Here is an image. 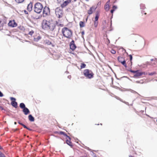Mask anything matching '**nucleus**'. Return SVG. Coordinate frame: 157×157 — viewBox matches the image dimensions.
I'll return each instance as SVG.
<instances>
[{
  "label": "nucleus",
  "instance_id": "nucleus-1",
  "mask_svg": "<svg viewBox=\"0 0 157 157\" xmlns=\"http://www.w3.org/2000/svg\"><path fill=\"white\" fill-rule=\"evenodd\" d=\"M62 33L64 37L68 39H71L72 37V31L67 27H64L62 29Z\"/></svg>",
  "mask_w": 157,
  "mask_h": 157
},
{
  "label": "nucleus",
  "instance_id": "nucleus-2",
  "mask_svg": "<svg viewBox=\"0 0 157 157\" xmlns=\"http://www.w3.org/2000/svg\"><path fill=\"white\" fill-rule=\"evenodd\" d=\"M43 8V5L39 2H37L35 4L34 6V11L38 13L41 12Z\"/></svg>",
  "mask_w": 157,
  "mask_h": 157
},
{
  "label": "nucleus",
  "instance_id": "nucleus-3",
  "mask_svg": "<svg viewBox=\"0 0 157 157\" xmlns=\"http://www.w3.org/2000/svg\"><path fill=\"white\" fill-rule=\"evenodd\" d=\"M83 75L87 78L90 79L93 77L94 73L91 71L89 69H85L83 71Z\"/></svg>",
  "mask_w": 157,
  "mask_h": 157
},
{
  "label": "nucleus",
  "instance_id": "nucleus-4",
  "mask_svg": "<svg viewBox=\"0 0 157 157\" xmlns=\"http://www.w3.org/2000/svg\"><path fill=\"white\" fill-rule=\"evenodd\" d=\"M55 13L56 15L59 18L62 17L63 15V9L59 8H57L55 10Z\"/></svg>",
  "mask_w": 157,
  "mask_h": 157
},
{
  "label": "nucleus",
  "instance_id": "nucleus-5",
  "mask_svg": "<svg viewBox=\"0 0 157 157\" xmlns=\"http://www.w3.org/2000/svg\"><path fill=\"white\" fill-rule=\"evenodd\" d=\"M44 44L45 45L52 47H54L56 44L55 41L51 39L45 40L44 41Z\"/></svg>",
  "mask_w": 157,
  "mask_h": 157
},
{
  "label": "nucleus",
  "instance_id": "nucleus-6",
  "mask_svg": "<svg viewBox=\"0 0 157 157\" xmlns=\"http://www.w3.org/2000/svg\"><path fill=\"white\" fill-rule=\"evenodd\" d=\"M6 18L3 16L0 17V29L1 30L4 24L6 23Z\"/></svg>",
  "mask_w": 157,
  "mask_h": 157
},
{
  "label": "nucleus",
  "instance_id": "nucleus-7",
  "mask_svg": "<svg viewBox=\"0 0 157 157\" xmlns=\"http://www.w3.org/2000/svg\"><path fill=\"white\" fill-rule=\"evenodd\" d=\"M50 20L47 21L46 20H44L42 23V28L44 30H48V27L49 25Z\"/></svg>",
  "mask_w": 157,
  "mask_h": 157
},
{
  "label": "nucleus",
  "instance_id": "nucleus-8",
  "mask_svg": "<svg viewBox=\"0 0 157 157\" xmlns=\"http://www.w3.org/2000/svg\"><path fill=\"white\" fill-rule=\"evenodd\" d=\"M50 13V9L49 7L47 6H45L44 8L43 12V15L44 17H46Z\"/></svg>",
  "mask_w": 157,
  "mask_h": 157
},
{
  "label": "nucleus",
  "instance_id": "nucleus-9",
  "mask_svg": "<svg viewBox=\"0 0 157 157\" xmlns=\"http://www.w3.org/2000/svg\"><path fill=\"white\" fill-rule=\"evenodd\" d=\"M56 25L55 23L52 21H50L49 25L48 27V30L50 31L54 30L56 28Z\"/></svg>",
  "mask_w": 157,
  "mask_h": 157
},
{
  "label": "nucleus",
  "instance_id": "nucleus-10",
  "mask_svg": "<svg viewBox=\"0 0 157 157\" xmlns=\"http://www.w3.org/2000/svg\"><path fill=\"white\" fill-rule=\"evenodd\" d=\"M118 61L121 63L125 68H126L127 65L124 59L122 57L120 56L117 58Z\"/></svg>",
  "mask_w": 157,
  "mask_h": 157
},
{
  "label": "nucleus",
  "instance_id": "nucleus-11",
  "mask_svg": "<svg viewBox=\"0 0 157 157\" xmlns=\"http://www.w3.org/2000/svg\"><path fill=\"white\" fill-rule=\"evenodd\" d=\"M8 25L12 27H16L17 25V24L15 21L14 20L10 21L8 23Z\"/></svg>",
  "mask_w": 157,
  "mask_h": 157
},
{
  "label": "nucleus",
  "instance_id": "nucleus-12",
  "mask_svg": "<svg viewBox=\"0 0 157 157\" xmlns=\"http://www.w3.org/2000/svg\"><path fill=\"white\" fill-rule=\"evenodd\" d=\"M97 7H95L94 6H92L90 7V9L87 11L88 14L90 15L92 14L93 12L95 11Z\"/></svg>",
  "mask_w": 157,
  "mask_h": 157
},
{
  "label": "nucleus",
  "instance_id": "nucleus-13",
  "mask_svg": "<svg viewBox=\"0 0 157 157\" xmlns=\"http://www.w3.org/2000/svg\"><path fill=\"white\" fill-rule=\"evenodd\" d=\"M70 48L73 51L76 48V46L74 43V41L72 40L70 44Z\"/></svg>",
  "mask_w": 157,
  "mask_h": 157
},
{
  "label": "nucleus",
  "instance_id": "nucleus-14",
  "mask_svg": "<svg viewBox=\"0 0 157 157\" xmlns=\"http://www.w3.org/2000/svg\"><path fill=\"white\" fill-rule=\"evenodd\" d=\"M11 100L12 101L11 104L13 106L16 108L17 107V103L15 101V98L13 97L10 98Z\"/></svg>",
  "mask_w": 157,
  "mask_h": 157
},
{
  "label": "nucleus",
  "instance_id": "nucleus-15",
  "mask_svg": "<svg viewBox=\"0 0 157 157\" xmlns=\"http://www.w3.org/2000/svg\"><path fill=\"white\" fill-rule=\"evenodd\" d=\"M71 0H67L65 1L62 4H61V6L62 8H63L66 6H67L68 4L71 2Z\"/></svg>",
  "mask_w": 157,
  "mask_h": 157
},
{
  "label": "nucleus",
  "instance_id": "nucleus-16",
  "mask_svg": "<svg viewBox=\"0 0 157 157\" xmlns=\"http://www.w3.org/2000/svg\"><path fill=\"white\" fill-rule=\"evenodd\" d=\"M67 137L66 141V143L71 147H72L73 144L71 141V138L69 136H67Z\"/></svg>",
  "mask_w": 157,
  "mask_h": 157
},
{
  "label": "nucleus",
  "instance_id": "nucleus-17",
  "mask_svg": "<svg viewBox=\"0 0 157 157\" xmlns=\"http://www.w3.org/2000/svg\"><path fill=\"white\" fill-rule=\"evenodd\" d=\"M144 74V72H143L142 71H139L138 70H137V72L136 74L134 75L135 77H140L143 74Z\"/></svg>",
  "mask_w": 157,
  "mask_h": 157
},
{
  "label": "nucleus",
  "instance_id": "nucleus-18",
  "mask_svg": "<svg viewBox=\"0 0 157 157\" xmlns=\"http://www.w3.org/2000/svg\"><path fill=\"white\" fill-rule=\"evenodd\" d=\"M33 9V5L32 3H29L28 5L27 10L29 12L32 11Z\"/></svg>",
  "mask_w": 157,
  "mask_h": 157
},
{
  "label": "nucleus",
  "instance_id": "nucleus-19",
  "mask_svg": "<svg viewBox=\"0 0 157 157\" xmlns=\"http://www.w3.org/2000/svg\"><path fill=\"white\" fill-rule=\"evenodd\" d=\"M23 111L24 113L25 114V115H27L30 113L29 110L26 107L24 108L23 109Z\"/></svg>",
  "mask_w": 157,
  "mask_h": 157
},
{
  "label": "nucleus",
  "instance_id": "nucleus-20",
  "mask_svg": "<svg viewBox=\"0 0 157 157\" xmlns=\"http://www.w3.org/2000/svg\"><path fill=\"white\" fill-rule=\"evenodd\" d=\"M99 16L100 14L99 12L98 11H97L95 14V18L94 21H98Z\"/></svg>",
  "mask_w": 157,
  "mask_h": 157
},
{
  "label": "nucleus",
  "instance_id": "nucleus-21",
  "mask_svg": "<svg viewBox=\"0 0 157 157\" xmlns=\"http://www.w3.org/2000/svg\"><path fill=\"white\" fill-rule=\"evenodd\" d=\"M28 118L29 120L31 122H33L34 121V117L32 116L31 115H29L28 116Z\"/></svg>",
  "mask_w": 157,
  "mask_h": 157
},
{
  "label": "nucleus",
  "instance_id": "nucleus-22",
  "mask_svg": "<svg viewBox=\"0 0 157 157\" xmlns=\"http://www.w3.org/2000/svg\"><path fill=\"white\" fill-rule=\"evenodd\" d=\"M79 26L80 28L84 27L85 26L84 23L82 21H80L79 22Z\"/></svg>",
  "mask_w": 157,
  "mask_h": 157
},
{
  "label": "nucleus",
  "instance_id": "nucleus-23",
  "mask_svg": "<svg viewBox=\"0 0 157 157\" xmlns=\"http://www.w3.org/2000/svg\"><path fill=\"white\" fill-rule=\"evenodd\" d=\"M20 107L21 109H24V108H26L25 106V105L24 103H22L20 104Z\"/></svg>",
  "mask_w": 157,
  "mask_h": 157
},
{
  "label": "nucleus",
  "instance_id": "nucleus-24",
  "mask_svg": "<svg viewBox=\"0 0 157 157\" xmlns=\"http://www.w3.org/2000/svg\"><path fill=\"white\" fill-rule=\"evenodd\" d=\"M41 38V37L40 36H37V37L36 38H34L33 40L35 41H38L39 40H40Z\"/></svg>",
  "mask_w": 157,
  "mask_h": 157
},
{
  "label": "nucleus",
  "instance_id": "nucleus-25",
  "mask_svg": "<svg viewBox=\"0 0 157 157\" xmlns=\"http://www.w3.org/2000/svg\"><path fill=\"white\" fill-rule=\"evenodd\" d=\"M58 133L59 134H60V135H63L64 136H67V135L64 132H62V131H60V132H59Z\"/></svg>",
  "mask_w": 157,
  "mask_h": 157
},
{
  "label": "nucleus",
  "instance_id": "nucleus-26",
  "mask_svg": "<svg viewBox=\"0 0 157 157\" xmlns=\"http://www.w3.org/2000/svg\"><path fill=\"white\" fill-rule=\"evenodd\" d=\"M109 5L105 4L104 6L105 9L106 10H108L109 9Z\"/></svg>",
  "mask_w": 157,
  "mask_h": 157
},
{
  "label": "nucleus",
  "instance_id": "nucleus-27",
  "mask_svg": "<svg viewBox=\"0 0 157 157\" xmlns=\"http://www.w3.org/2000/svg\"><path fill=\"white\" fill-rule=\"evenodd\" d=\"M151 61H152L151 62V64H152V65L155 64L156 63H157L156 61L153 60V59H151Z\"/></svg>",
  "mask_w": 157,
  "mask_h": 157
},
{
  "label": "nucleus",
  "instance_id": "nucleus-28",
  "mask_svg": "<svg viewBox=\"0 0 157 157\" xmlns=\"http://www.w3.org/2000/svg\"><path fill=\"white\" fill-rule=\"evenodd\" d=\"M15 1L18 3H20L23 2L24 0H15Z\"/></svg>",
  "mask_w": 157,
  "mask_h": 157
},
{
  "label": "nucleus",
  "instance_id": "nucleus-29",
  "mask_svg": "<svg viewBox=\"0 0 157 157\" xmlns=\"http://www.w3.org/2000/svg\"><path fill=\"white\" fill-rule=\"evenodd\" d=\"M86 66V65L83 63H82L80 66L81 69L85 68Z\"/></svg>",
  "mask_w": 157,
  "mask_h": 157
},
{
  "label": "nucleus",
  "instance_id": "nucleus-30",
  "mask_svg": "<svg viewBox=\"0 0 157 157\" xmlns=\"http://www.w3.org/2000/svg\"><path fill=\"white\" fill-rule=\"evenodd\" d=\"M98 24V21H94V26L95 28L97 27Z\"/></svg>",
  "mask_w": 157,
  "mask_h": 157
},
{
  "label": "nucleus",
  "instance_id": "nucleus-31",
  "mask_svg": "<svg viewBox=\"0 0 157 157\" xmlns=\"http://www.w3.org/2000/svg\"><path fill=\"white\" fill-rule=\"evenodd\" d=\"M128 66L129 67H130L132 65V60H129L128 61Z\"/></svg>",
  "mask_w": 157,
  "mask_h": 157
},
{
  "label": "nucleus",
  "instance_id": "nucleus-32",
  "mask_svg": "<svg viewBox=\"0 0 157 157\" xmlns=\"http://www.w3.org/2000/svg\"><path fill=\"white\" fill-rule=\"evenodd\" d=\"M56 24L58 26H60L61 27H63V24H60V23H58L57 22H56Z\"/></svg>",
  "mask_w": 157,
  "mask_h": 157
},
{
  "label": "nucleus",
  "instance_id": "nucleus-33",
  "mask_svg": "<svg viewBox=\"0 0 157 157\" xmlns=\"http://www.w3.org/2000/svg\"><path fill=\"white\" fill-rule=\"evenodd\" d=\"M155 74H156V73L155 72H151V73H148V75H153Z\"/></svg>",
  "mask_w": 157,
  "mask_h": 157
},
{
  "label": "nucleus",
  "instance_id": "nucleus-34",
  "mask_svg": "<svg viewBox=\"0 0 157 157\" xmlns=\"http://www.w3.org/2000/svg\"><path fill=\"white\" fill-rule=\"evenodd\" d=\"M0 157H6L5 155L0 151Z\"/></svg>",
  "mask_w": 157,
  "mask_h": 157
},
{
  "label": "nucleus",
  "instance_id": "nucleus-35",
  "mask_svg": "<svg viewBox=\"0 0 157 157\" xmlns=\"http://www.w3.org/2000/svg\"><path fill=\"white\" fill-rule=\"evenodd\" d=\"M33 33L34 31L33 30H32L29 32L28 34L32 36Z\"/></svg>",
  "mask_w": 157,
  "mask_h": 157
},
{
  "label": "nucleus",
  "instance_id": "nucleus-36",
  "mask_svg": "<svg viewBox=\"0 0 157 157\" xmlns=\"http://www.w3.org/2000/svg\"><path fill=\"white\" fill-rule=\"evenodd\" d=\"M111 52L113 54H115L116 53V51L113 49H112L111 51Z\"/></svg>",
  "mask_w": 157,
  "mask_h": 157
},
{
  "label": "nucleus",
  "instance_id": "nucleus-37",
  "mask_svg": "<svg viewBox=\"0 0 157 157\" xmlns=\"http://www.w3.org/2000/svg\"><path fill=\"white\" fill-rule=\"evenodd\" d=\"M101 2H99L97 4V6H98L101 5Z\"/></svg>",
  "mask_w": 157,
  "mask_h": 157
},
{
  "label": "nucleus",
  "instance_id": "nucleus-38",
  "mask_svg": "<svg viewBox=\"0 0 157 157\" xmlns=\"http://www.w3.org/2000/svg\"><path fill=\"white\" fill-rule=\"evenodd\" d=\"M21 125L24 128H27V127L24 124H21Z\"/></svg>",
  "mask_w": 157,
  "mask_h": 157
},
{
  "label": "nucleus",
  "instance_id": "nucleus-39",
  "mask_svg": "<svg viewBox=\"0 0 157 157\" xmlns=\"http://www.w3.org/2000/svg\"><path fill=\"white\" fill-rule=\"evenodd\" d=\"M81 34H82V37H83V35H84V31H83L82 32H81Z\"/></svg>",
  "mask_w": 157,
  "mask_h": 157
},
{
  "label": "nucleus",
  "instance_id": "nucleus-40",
  "mask_svg": "<svg viewBox=\"0 0 157 157\" xmlns=\"http://www.w3.org/2000/svg\"><path fill=\"white\" fill-rule=\"evenodd\" d=\"M131 72H132V73H135V74H136V73L137 72V71H132L131 70Z\"/></svg>",
  "mask_w": 157,
  "mask_h": 157
},
{
  "label": "nucleus",
  "instance_id": "nucleus-41",
  "mask_svg": "<svg viewBox=\"0 0 157 157\" xmlns=\"http://www.w3.org/2000/svg\"><path fill=\"white\" fill-rule=\"evenodd\" d=\"M110 0H109L105 4L107 5H109V4Z\"/></svg>",
  "mask_w": 157,
  "mask_h": 157
},
{
  "label": "nucleus",
  "instance_id": "nucleus-42",
  "mask_svg": "<svg viewBox=\"0 0 157 157\" xmlns=\"http://www.w3.org/2000/svg\"><path fill=\"white\" fill-rule=\"evenodd\" d=\"M113 10H114L117 8V7L116 6H113Z\"/></svg>",
  "mask_w": 157,
  "mask_h": 157
},
{
  "label": "nucleus",
  "instance_id": "nucleus-43",
  "mask_svg": "<svg viewBox=\"0 0 157 157\" xmlns=\"http://www.w3.org/2000/svg\"><path fill=\"white\" fill-rule=\"evenodd\" d=\"M129 56L130 58V60H132V56L131 55H129Z\"/></svg>",
  "mask_w": 157,
  "mask_h": 157
},
{
  "label": "nucleus",
  "instance_id": "nucleus-44",
  "mask_svg": "<svg viewBox=\"0 0 157 157\" xmlns=\"http://www.w3.org/2000/svg\"><path fill=\"white\" fill-rule=\"evenodd\" d=\"M3 96V94L0 91V97H2Z\"/></svg>",
  "mask_w": 157,
  "mask_h": 157
},
{
  "label": "nucleus",
  "instance_id": "nucleus-45",
  "mask_svg": "<svg viewBox=\"0 0 157 157\" xmlns=\"http://www.w3.org/2000/svg\"><path fill=\"white\" fill-rule=\"evenodd\" d=\"M80 157H88V156L87 155H86L84 156H80Z\"/></svg>",
  "mask_w": 157,
  "mask_h": 157
},
{
  "label": "nucleus",
  "instance_id": "nucleus-46",
  "mask_svg": "<svg viewBox=\"0 0 157 157\" xmlns=\"http://www.w3.org/2000/svg\"><path fill=\"white\" fill-rule=\"evenodd\" d=\"M0 109L1 110H3L4 109L2 106H1L0 105Z\"/></svg>",
  "mask_w": 157,
  "mask_h": 157
},
{
  "label": "nucleus",
  "instance_id": "nucleus-47",
  "mask_svg": "<svg viewBox=\"0 0 157 157\" xmlns=\"http://www.w3.org/2000/svg\"><path fill=\"white\" fill-rule=\"evenodd\" d=\"M24 12L26 14H28V12L26 10H24Z\"/></svg>",
  "mask_w": 157,
  "mask_h": 157
},
{
  "label": "nucleus",
  "instance_id": "nucleus-48",
  "mask_svg": "<svg viewBox=\"0 0 157 157\" xmlns=\"http://www.w3.org/2000/svg\"><path fill=\"white\" fill-rule=\"evenodd\" d=\"M114 11V10H111V13H113V11Z\"/></svg>",
  "mask_w": 157,
  "mask_h": 157
},
{
  "label": "nucleus",
  "instance_id": "nucleus-49",
  "mask_svg": "<svg viewBox=\"0 0 157 157\" xmlns=\"http://www.w3.org/2000/svg\"><path fill=\"white\" fill-rule=\"evenodd\" d=\"M26 129L29 130H32L31 129H30V128H28L27 127V128H26Z\"/></svg>",
  "mask_w": 157,
  "mask_h": 157
},
{
  "label": "nucleus",
  "instance_id": "nucleus-50",
  "mask_svg": "<svg viewBox=\"0 0 157 157\" xmlns=\"http://www.w3.org/2000/svg\"><path fill=\"white\" fill-rule=\"evenodd\" d=\"M57 1L59 2H61V1L62 0H57Z\"/></svg>",
  "mask_w": 157,
  "mask_h": 157
},
{
  "label": "nucleus",
  "instance_id": "nucleus-51",
  "mask_svg": "<svg viewBox=\"0 0 157 157\" xmlns=\"http://www.w3.org/2000/svg\"><path fill=\"white\" fill-rule=\"evenodd\" d=\"M18 123L21 125V124H23L22 123L20 122H18Z\"/></svg>",
  "mask_w": 157,
  "mask_h": 157
},
{
  "label": "nucleus",
  "instance_id": "nucleus-52",
  "mask_svg": "<svg viewBox=\"0 0 157 157\" xmlns=\"http://www.w3.org/2000/svg\"><path fill=\"white\" fill-rule=\"evenodd\" d=\"M129 157H133V156H132V155H129Z\"/></svg>",
  "mask_w": 157,
  "mask_h": 157
},
{
  "label": "nucleus",
  "instance_id": "nucleus-53",
  "mask_svg": "<svg viewBox=\"0 0 157 157\" xmlns=\"http://www.w3.org/2000/svg\"><path fill=\"white\" fill-rule=\"evenodd\" d=\"M14 124H17V122H15Z\"/></svg>",
  "mask_w": 157,
  "mask_h": 157
},
{
  "label": "nucleus",
  "instance_id": "nucleus-54",
  "mask_svg": "<svg viewBox=\"0 0 157 157\" xmlns=\"http://www.w3.org/2000/svg\"><path fill=\"white\" fill-rule=\"evenodd\" d=\"M86 0V1H87V2H88V1H89V0Z\"/></svg>",
  "mask_w": 157,
  "mask_h": 157
},
{
  "label": "nucleus",
  "instance_id": "nucleus-55",
  "mask_svg": "<svg viewBox=\"0 0 157 157\" xmlns=\"http://www.w3.org/2000/svg\"><path fill=\"white\" fill-rule=\"evenodd\" d=\"M108 40L109 41V40L108 39Z\"/></svg>",
  "mask_w": 157,
  "mask_h": 157
},
{
  "label": "nucleus",
  "instance_id": "nucleus-56",
  "mask_svg": "<svg viewBox=\"0 0 157 157\" xmlns=\"http://www.w3.org/2000/svg\"><path fill=\"white\" fill-rule=\"evenodd\" d=\"M87 18L86 19V21H87Z\"/></svg>",
  "mask_w": 157,
  "mask_h": 157
},
{
  "label": "nucleus",
  "instance_id": "nucleus-57",
  "mask_svg": "<svg viewBox=\"0 0 157 157\" xmlns=\"http://www.w3.org/2000/svg\"><path fill=\"white\" fill-rule=\"evenodd\" d=\"M101 124V125H102V124Z\"/></svg>",
  "mask_w": 157,
  "mask_h": 157
},
{
  "label": "nucleus",
  "instance_id": "nucleus-58",
  "mask_svg": "<svg viewBox=\"0 0 157 157\" xmlns=\"http://www.w3.org/2000/svg\"><path fill=\"white\" fill-rule=\"evenodd\" d=\"M1 146H0V149H1Z\"/></svg>",
  "mask_w": 157,
  "mask_h": 157
}]
</instances>
